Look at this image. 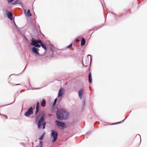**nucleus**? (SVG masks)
Wrapping results in <instances>:
<instances>
[{
    "instance_id": "f257e3e1",
    "label": "nucleus",
    "mask_w": 147,
    "mask_h": 147,
    "mask_svg": "<svg viewBox=\"0 0 147 147\" xmlns=\"http://www.w3.org/2000/svg\"><path fill=\"white\" fill-rule=\"evenodd\" d=\"M57 115L59 119H66L67 118L69 114L65 110L59 109L57 110Z\"/></svg>"
},
{
    "instance_id": "f03ea898",
    "label": "nucleus",
    "mask_w": 147,
    "mask_h": 147,
    "mask_svg": "<svg viewBox=\"0 0 147 147\" xmlns=\"http://www.w3.org/2000/svg\"><path fill=\"white\" fill-rule=\"evenodd\" d=\"M37 122V125L38 128L40 129L42 126L43 129L45 128V126L46 125V123L45 121V118L44 116H42L38 120V119H36V123Z\"/></svg>"
},
{
    "instance_id": "7ed1b4c3",
    "label": "nucleus",
    "mask_w": 147,
    "mask_h": 147,
    "mask_svg": "<svg viewBox=\"0 0 147 147\" xmlns=\"http://www.w3.org/2000/svg\"><path fill=\"white\" fill-rule=\"evenodd\" d=\"M41 41L40 40H36L32 38L31 40L32 42L31 45L32 46H34L36 47L39 48L40 47V45L38 44V42Z\"/></svg>"
},
{
    "instance_id": "20e7f679",
    "label": "nucleus",
    "mask_w": 147,
    "mask_h": 147,
    "mask_svg": "<svg viewBox=\"0 0 147 147\" xmlns=\"http://www.w3.org/2000/svg\"><path fill=\"white\" fill-rule=\"evenodd\" d=\"M51 131L52 132L51 134V137H53L54 138V140L52 141V142H54L56 140L57 138V133L53 130H51Z\"/></svg>"
},
{
    "instance_id": "39448f33",
    "label": "nucleus",
    "mask_w": 147,
    "mask_h": 147,
    "mask_svg": "<svg viewBox=\"0 0 147 147\" xmlns=\"http://www.w3.org/2000/svg\"><path fill=\"white\" fill-rule=\"evenodd\" d=\"M33 113V109L30 107L24 114V115L26 117H29L30 115H32Z\"/></svg>"
},
{
    "instance_id": "423d86ee",
    "label": "nucleus",
    "mask_w": 147,
    "mask_h": 147,
    "mask_svg": "<svg viewBox=\"0 0 147 147\" xmlns=\"http://www.w3.org/2000/svg\"><path fill=\"white\" fill-rule=\"evenodd\" d=\"M55 122L56 124L58 127H60L62 129H63L65 127V125L64 123L57 120Z\"/></svg>"
},
{
    "instance_id": "0eeeda50",
    "label": "nucleus",
    "mask_w": 147,
    "mask_h": 147,
    "mask_svg": "<svg viewBox=\"0 0 147 147\" xmlns=\"http://www.w3.org/2000/svg\"><path fill=\"white\" fill-rule=\"evenodd\" d=\"M83 92L84 89L83 88L81 89L79 91L78 95L79 97L81 99L82 98L83 95Z\"/></svg>"
},
{
    "instance_id": "6e6552de",
    "label": "nucleus",
    "mask_w": 147,
    "mask_h": 147,
    "mask_svg": "<svg viewBox=\"0 0 147 147\" xmlns=\"http://www.w3.org/2000/svg\"><path fill=\"white\" fill-rule=\"evenodd\" d=\"M63 91L64 90L63 88H60L59 89L58 93V97H59L63 95L64 93Z\"/></svg>"
},
{
    "instance_id": "1a4fd4ad",
    "label": "nucleus",
    "mask_w": 147,
    "mask_h": 147,
    "mask_svg": "<svg viewBox=\"0 0 147 147\" xmlns=\"http://www.w3.org/2000/svg\"><path fill=\"white\" fill-rule=\"evenodd\" d=\"M38 43L40 44V46L42 47L43 48L44 50L45 51H47V48L46 46V45L44 44L41 42V41H39V42H38Z\"/></svg>"
},
{
    "instance_id": "9d476101",
    "label": "nucleus",
    "mask_w": 147,
    "mask_h": 147,
    "mask_svg": "<svg viewBox=\"0 0 147 147\" xmlns=\"http://www.w3.org/2000/svg\"><path fill=\"white\" fill-rule=\"evenodd\" d=\"M32 52L36 54L37 55L39 54V53L38 51L39 50V49L38 48H35L34 47H33L32 48Z\"/></svg>"
},
{
    "instance_id": "9b49d317",
    "label": "nucleus",
    "mask_w": 147,
    "mask_h": 147,
    "mask_svg": "<svg viewBox=\"0 0 147 147\" xmlns=\"http://www.w3.org/2000/svg\"><path fill=\"white\" fill-rule=\"evenodd\" d=\"M39 102H37L36 103V110L35 113V115H36L39 111Z\"/></svg>"
},
{
    "instance_id": "f8f14e48",
    "label": "nucleus",
    "mask_w": 147,
    "mask_h": 147,
    "mask_svg": "<svg viewBox=\"0 0 147 147\" xmlns=\"http://www.w3.org/2000/svg\"><path fill=\"white\" fill-rule=\"evenodd\" d=\"M8 18L9 19L11 20H12V14L10 12H9L7 14Z\"/></svg>"
},
{
    "instance_id": "ddd939ff",
    "label": "nucleus",
    "mask_w": 147,
    "mask_h": 147,
    "mask_svg": "<svg viewBox=\"0 0 147 147\" xmlns=\"http://www.w3.org/2000/svg\"><path fill=\"white\" fill-rule=\"evenodd\" d=\"M46 101L45 99H43L41 103V105L42 107H44L45 106Z\"/></svg>"
},
{
    "instance_id": "4468645a",
    "label": "nucleus",
    "mask_w": 147,
    "mask_h": 147,
    "mask_svg": "<svg viewBox=\"0 0 147 147\" xmlns=\"http://www.w3.org/2000/svg\"><path fill=\"white\" fill-rule=\"evenodd\" d=\"M86 43V41L85 39L84 38H82L81 40V46H84L85 45Z\"/></svg>"
},
{
    "instance_id": "2eb2a0df",
    "label": "nucleus",
    "mask_w": 147,
    "mask_h": 147,
    "mask_svg": "<svg viewBox=\"0 0 147 147\" xmlns=\"http://www.w3.org/2000/svg\"><path fill=\"white\" fill-rule=\"evenodd\" d=\"M88 79H89V83H92V78L91 76V73H90L89 74V76H88Z\"/></svg>"
},
{
    "instance_id": "dca6fc26",
    "label": "nucleus",
    "mask_w": 147,
    "mask_h": 147,
    "mask_svg": "<svg viewBox=\"0 0 147 147\" xmlns=\"http://www.w3.org/2000/svg\"><path fill=\"white\" fill-rule=\"evenodd\" d=\"M27 16L28 17H29L32 15V14H31L30 13V11L29 9H28L27 11Z\"/></svg>"
},
{
    "instance_id": "f3484780",
    "label": "nucleus",
    "mask_w": 147,
    "mask_h": 147,
    "mask_svg": "<svg viewBox=\"0 0 147 147\" xmlns=\"http://www.w3.org/2000/svg\"><path fill=\"white\" fill-rule=\"evenodd\" d=\"M20 1L18 0H16L15 1L14 3H12L13 5H16L17 4H20Z\"/></svg>"
},
{
    "instance_id": "a211bd4d",
    "label": "nucleus",
    "mask_w": 147,
    "mask_h": 147,
    "mask_svg": "<svg viewBox=\"0 0 147 147\" xmlns=\"http://www.w3.org/2000/svg\"><path fill=\"white\" fill-rule=\"evenodd\" d=\"M45 135V133H44L41 136L40 138H39V140H42L44 136Z\"/></svg>"
},
{
    "instance_id": "6ab92c4d",
    "label": "nucleus",
    "mask_w": 147,
    "mask_h": 147,
    "mask_svg": "<svg viewBox=\"0 0 147 147\" xmlns=\"http://www.w3.org/2000/svg\"><path fill=\"white\" fill-rule=\"evenodd\" d=\"M42 142L41 141H39V146L40 147H42Z\"/></svg>"
},
{
    "instance_id": "aec40b11",
    "label": "nucleus",
    "mask_w": 147,
    "mask_h": 147,
    "mask_svg": "<svg viewBox=\"0 0 147 147\" xmlns=\"http://www.w3.org/2000/svg\"><path fill=\"white\" fill-rule=\"evenodd\" d=\"M72 44H71L70 45H69V46L66 47V49H70L72 46Z\"/></svg>"
},
{
    "instance_id": "412c9836",
    "label": "nucleus",
    "mask_w": 147,
    "mask_h": 147,
    "mask_svg": "<svg viewBox=\"0 0 147 147\" xmlns=\"http://www.w3.org/2000/svg\"><path fill=\"white\" fill-rule=\"evenodd\" d=\"M8 1V3H10L13 1L14 0H7Z\"/></svg>"
},
{
    "instance_id": "4be33fe9",
    "label": "nucleus",
    "mask_w": 147,
    "mask_h": 147,
    "mask_svg": "<svg viewBox=\"0 0 147 147\" xmlns=\"http://www.w3.org/2000/svg\"><path fill=\"white\" fill-rule=\"evenodd\" d=\"M57 98L55 99V100H54V102L53 103L54 105L55 104V103L57 101Z\"/></svg>"
},
{
    "instance_id": "5701e85b",
    "label": "nucleus",
    "mask_w": 147,
    "mask_h": 147,
    "mask_svg": "<svg viewBox=\"0 0 147 147\" xmlns=\"http://www.w3.org/2000/svg\"><path fill=\"white\" fill-rule=\"evenodd\" d=\"M137 137L139 138V140L140 139V135H137L136 136V137Z\"/></svg>"
},
{
    "instance_id": "b1692460",
    "label": "nucleus",
    "mask_w": 147,
    "mask_h": 147,
    "mask_svg": "<svg viewBox=\"0 0 147 147\" xmlns=\"http://www.w3.org/2000/svg\"><path fill=\"white\" fill-rule=\"evenodd\" d=\"M80 40L79 39H76V42H79V41Z\"/></svg>"
},
{
    "instance_id": "393cba45",
    "label": "nucleus",
    "mask_w": 147,
    "mask_h": 147,
    "mask_svg": "<svg viewBox=\"0 0 147 147\" xmlns=\"http://www.w3.org/2000/svg\"><path fill=\"white\" fill-rule=\"evenodd\" d=\"M4 116L5 117V118L6 119H7L8 117H7V115H4Z\"/></svg>"
},
{
    "instance_id": "a878e982",
    "label": "nucleus",
    "mask_w": 147,
    "mask_h": 147,
    "mask_svg": "<svg viewBox=\"0 0 147 147\" xmlns=\"http://www.w3.org/2000/svg\"><path fill=\"white\" fill-rule=\"evenodd\" d=\"M12 75H11V76H10L9 77V79H11V77H12Z\"/></svg>"
},
{
    "instance_id": "bb28decb",
    "label": "nucleus",
    "mask_w": 147,
    "mask_h": 147,
    "mask_svg": "<svg viewBox=\"0 0 147 147\" xmlns=\"http://www.w3.org/2000/svg\"><path fill=\"white\" fill-rule=\"evenodd\" d=\"M121 123V122L117 123H115V124H118V123Z\"/></svg>"
},
{
    "instance_id": "cd10ccee",
    "label": "nucleus",
    "mask_w": 147,
    "mask_h": 147,
    "mask_svg": "<svg viewBox=\"0 0 147 147\" xmlns=\"http://www.w3.org/2000/svg\"><path fill=\"white\" fill-rule=\"evenodd\" d=\"M15 85H20V84H16Z\"/></svg>"
},
{
    "instance_id": "c85d7f7f",
    "label": "nucleus",
    "mask_w": 147,
    "mask_h": 147,
    "mask_svg": "<svg viewBox=\"0 0 147 147\" xmlns=\"http://www.w3.org/2000/svg\"><path fill=\"white\" fill-rule=\"evenodd\" d=\"M24 10L25 11V13H26V10Z\"/></svg>"
},
{
    "instance_id": "c756f323",
    "label": "nucleus",
    "mask_w": 147,
    "mask_h": 147,
    "mask_svg": "<svg viewBox=\"0 0 147 147\" xmlns=\"http://www.w3.org/2000/svg\"><path fill=\"white\" fill-rule=\"evenodd\" d=\"M88 55L90 56H91L90 55H88Z\"/></svg>"
}]
</instances>
